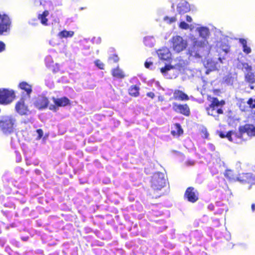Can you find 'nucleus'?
Masks as SVG:
<instances>
[{
	"label": "nucleus",
	"mask_w": 255,
	"mask_h": 255,
	"mask_svg": "<svg viewBox=\"0 0 255 255\" xmlns=\"http://www.w3.org/2000/svg\"><path fill=\"white\" fill-rule=\"evenodd\" d=\"M27 100L21 98V100L16 105L15 109L17 112L21 115H26L29 112L27 106L25 105V101Z\"/></svg>",
	"instance_id": "nucleus-15"
},
{
	"label": "nucleus",
	"mask_w": 255,
	"mask_h": 255,
	"mask_svg": "<svg viewBox=\"0 0 255 255\" xmlns=\"http://www.w3.org/2000/svg\"><path fill=\"white\" fill-rule=\"evenodd\" d=\"M166 184V179L164 173H155L150 180L151 187L154 190H160Z\"/></svg>",
	"instance_id": "nucleus-3"
},
{
	"label": "nucleus",
	"mask_w": 255,
	"mask_h": 255,
	"mask_svg": "<svg viewBox=\"0 0 255 255\" xmlns=\"http://www.w3.org/2000/svg\"><path fill=\"white\" fill-rule=\"evenodd\" d=\"M53 102L57 107H64L69 104V100L66 98H53Z\"/></svg>",
	"instance_id": "nucleus-19"
},
{
	"label": "nucleus",
	"mask_w": 255,
	"mask_h": 255,
	"mask_svg": "<svg viewBox=\"0 0 255 255\" xmlns=\"http://www.w3.org/2000/svg\"><path fill=\"white\" fill-rule=\"evenodd\" d=\"M179 27L183 29H187L189 28V25L188 24L186 23L185 22L181 21L180 23Z\"/></svg>",
	"instance_id": "nucleus-31"
},
{
	"label": "nucleus",
	"mask_w": 255,
	"mask_h": 255,
	"mask_svg": "<svg viewBox=\"0 0 255 255\" xmlns=\"http://www.w3.org/2000/svg\"><path fill=\"white\" fill-rule=\"evenodd\" d=\"M51 59V58L50 56H47L46 57V59H45V61H46V62H49Z\"/></svg>",
	"instance_id": "nucleus-48"
},
{
	"label": "nucleus",
	"mask_w": 255,
	"mask_h": 255,
	"mask_svg": "<svg viewBox=\"0 0 255 255\" xmlns=\"http://www.w3.org/2000/svg\"><path fill=\"white\" fill-rule=\"evenodd\" d=\"M186 19L187 21H188L189 22H191L192 18L190 16L186 15Z\"/></svg>",
	"instance_id": "nucleus-45"
},
{
	"label": "nucleus",
	"mask_w": 255,
	"mask_h": 255,
	"mask_svg": "<svg viewBox=\"0 0 255 255\" xmlns=\"http://www.w3.org/2000/svg\"><path fill=\"white\" fill-rule=\"evenodd\" d=\"M184 69V66L181 64H176L174 66L166 65L160 69V72L166 78H175L178 74V72Z\"/></svg>",
	"instance_id": "nucleus-4"
},
{
	"label": "nucleus",
	"mask_w": 255,
	"mask_h": 255,
	"mask_svg": "<svg viewBox=\"0 0 255 255\" xmlns=\"http://www.w3.org/2000/svg\"><path fill=\"white\" fill-rule=\"evenodd\" d=\"M252 210L253 211H255V205L254 204H252Z\"/></svg>",
	"instance_id": "nucleus-52"
},
{
	"label": "nucleus",
	"mask_w": 255,
	"mask_h": 255,
	"mask_svg": "<svg viewBox=\"0 0 255 255\" xmlns=\"http://www.w3.org/2000/svg\"><path fill=\"white\" fill-rule=\"evenodd\" d=\"M250 88H251V89H254V86H253V85H250Z\"/></svg>",
	"instance_id": "nucleus-53"
},
{
	"label": "nucleus",
	"mask_w": 255,
	"mask_h": 255,
	"mask_svg": "<svg viewBox=\"0 0 255 255\" xmlns=\"http://www.w3.org/2000/svg\"><path fill=\"white\" fill-rule=\"evenodd\" d=\"M240 43L242 45L243 48V51L249 54L251 52V49L250 47L247 46V42L246 40L241 38L239 40Z\"/></svg>",
	"instance_id": "nucleus-25"
},
{
	"label": "nucleus",
	"mask_w": 255,
	"mask_h": 255,
	"mask_svg": "<svg viewBox=\"0 0 255 255\" xmlns=\"http://www.w3.org/2000/svg\"><path fill=\"white\" fill-rule=\"evenodd\" d=\"M228 46H226L225 48H223V50L225 51L226 52H227L228 51Z\"/></svg>",
	"instance_id": "nucleus-50"
},
{
	"label": "nucleus",
	"mask_w": 255,
	"mask_h": 255,
	"mask_svg": "<svg viewBox=\"0 0 255 255\" xmlns=\"http://www.w3.org/2000/svg\"><path fill=\"white\" fill-rule=\"evenodd\" d=\"M93 42L97 44H100L101 42V38L100 37H94L93 39Z\"/></svg>",
	"instance_id": "nucleus-37"
},
{
	"label": "nucleus",
	"mask_w": 255,
	"mask_h": 255,
	"mask_svg": "<svg viewBox=\"0 0 255 255\" xmlns=\"http://www.w3.org/2000/svg\"><path fill=\"white\" fill-rule=\"evenodd\" d=\"M138 88L135 86H132L129 89V94L133 96H137L138 95Z\"/></svg>",
	"instance_id": "nucleus-28"
},
{
	"label": "nucleus",
	"mask_w": 255,
	"mask_h": 255,
	"mask_svg": "<svg viewBox=\"0 0 255 255\" xmlns=\"http://www.w3.org/2000/svg\"><path fill=\"white\" fill-rule=\"evenodd\" d=\"M204 65L207 69L206 73L208 74L209 71L215 70L218 68V63L211 58H207L204 61Z\"/></svg>",
	"instance_id": "nucleus-14"
},
{
	"label": "nucleus",
	"mask_w": 255,
	"mask_h": 255,
	"mask_svg": "<svg viewBox=\"0 0 255 255\" xmlns=\"http://www.w3.org/2000/svg\"><path fill=\"white\" fill-rule=\"evenodd\" d=\"M184 198L188 201L194 203L198 199V194L195 192H185Z\"/></svg>",
	"instance_id": "nucleus-20"
},
{
	"label": "nucleus",
	"mask_w": 255,
	"mask_h": 255,
	"mask_svg": "<svg viewBox=\"0 0 255 255\" xmlns=\"http://www.w3.org/2000/svg\"><path fill=\"white\" fill-rule=\"evenodd\" d=\"M74 34V32L73 31H67L66 30H64L58 33V36L60 38H66L73 37Z\"/></svg>",
	"instance_id": "nucleus-23"
},
{
	"label": "nucleus",
	"mask_w": 255,
	"mask_h": 255,
	"mask_svg": "<svg viewBox=\"0 0 255 255\" xmlns=\"http://www.w3.org/2000/svg\"><path fill=\"white\" fill-rule=\"evenodd\" d=\"M164 21H166L168 23H172L176 20V18L175 17H168L166 16L164 18Z\"/></svg>",
	"instance_id": "nucleus-30"
},
{
	"label": "nucleus",
	"mask_w": 255,
	"mask_h": 255,
	"mask_svg": "<svg viewBox=\"0 0 255 255\" xmlns=\"http://www.w3.org/2000/svg\"><path fill=\"white\" fill-rule=\"evenodd\" d=\"M143 42L146 46L152 47L154 46L155 40L152 36H146L144 38Z\"/></svg>",
	"instance_id": "nucleus-24"
},
{
	"label": "nucleus",
	"mask_w": 255,
	"mask_h": 255,
	"mask_svg": "<svg viewBox=\"0 0 255 255\" xmlns=\"http://www.w3.org/2000/svg\"><path fill=\"white\" fill-rule=\"evenodd\" d=\"M240 132L241 136L247 133L250 136H255V126L253 125H246L240 128Z\"/></svg>",
	"instance_id": "nucleus-12"
},
{
	"label": "nucleus",
	"mask_w": 255,
	"mask_h": 255,
	"mask_svg": "<svg viewBox=\"0 0 255 255\" xmlns=\"http://www.w3.org/2000/svg\"><path fill=\"white\" fill-rule=\"evenodd\" d=\"M11 21L9 17L4 14H0V34L9 32Z\"/></svg>",
	"instance_id": "nucleus-9"
},
{
	"label": "nucleus",
	"mask_w": 255,
	"mask_h": 255,
	"mask_svg": "<svg viewBox=\"0 0 255 255\" xmlns=\"http://www.w3.org/2000/svg\"><path fill=\"white\" fill-rule=\"evenodd\" d=\"M173 98L176 100L179 101H188L189 100L188 95L179 90L174 91Z\"/></svg>",
	"instance_id": "nucleus-17"
},
{
	"label": "nucleus",
	"mask_w": 255,
	"mask_h": 255,
	"mask_svg": "<svg viewBox=\"0 0 255 255\" xmlns=\"http://www.w3.org/2000/svg\"><path fill=\"white\" fill-rule=\"evenodd\" d=\"M49 11L47 10H45L43 11L42 13H40L38 15V18L40 20L41 23L44 25H47V21L48 18H47V16L49 15Z\"/></svg>",
	"instance_id": "nucleus-21"
},
{
	"label": "nucleus",
	"mask_w": 255,
	"mask_h": 255,
	"mask_svg": "<svg viewBox=\"0 0 255 255\" xmlns=\"http://www.w3.org/2000/svg\"><path fill=\"white\" fill-rule=\"evenodd\" d=\"M16 122L15 118L11 116H4L0 117V131L5 134L12 133Z\"/></svg>",
	"instance_id": "nucleus-2"
},
{
	"label": "nucleus",
	"mask_w": 255,
	"mask_h": 255,
	"mask_svg": "<svg viewBox=\"0 0 255 255\" xmlns=\"http://www.w3.org/2000/svg\"><path fill=\"white\" fill-rule=\"evenodd\" d=\"M152 65V62L148 61V60L145 62V67L147 68H149L150 66Z\"/></svg>",
	"instance_id": "nucleus-38"
},
{
	"label": "nucleus",
	"mask_w": 255,
	"mask_h": 255,
	"mask_svg": "<svg viewBox=\"0 0 255 255\" xmlns=\"http://www.w3.org/2000/svg\"><path fill=\"white\" fill-rule=\"evenodd\" d=\"M223 211V210H222V209L220 210V213L221 214Z\"/></svg>",
	"instance_id": "nucleus-55"
},
{
	"label": "nucleus",
	"mask_w": 255,
	"mask_h": 255,
	"mask_svg": "<svg viewBox=\"0 0 255 255\" xmlns=\"http://www.w3.org/2000/svg\"><path fill=\"white\" fill-rule=\"evenodd\" d=\"M224 81L228 85H232L233 83V79L230 75H227L224 78Z\"/></svg>",
	"instance_id": "nucleus-29"
},
{
	"label": "nucleus",
	"mask_w": 255,
	"mask_h": 255,
	"mask_svg": "<svg viewBox=\"0 0 255 255\" xmlns=\"http://www.w3.org/2000/svg\"><path fill=\"white\" fill-rule=\"evenodd\" d=\"M147 96L150 98H153L154 94L152 92H149L147 93Z\"/></svg>",
	"instance_id": "nucleus-43"
},
{
	"label": "nucleus",
	"mask_w": 255,
	"mask_h": 255,
	"mask_svg": "<svg viewBox=\"0 0 255 255\" xmlns=\"http://www.w3.org/2000/svg\"><path fill=\"white\" fill-rule=\"evenodd\" d=\"M248 104L250 105V107L252 108H255V100L250 98L248 102Z\"/></svg>",
	"instance_id": "nucleus-33"
},
{
	"label": "nucleus",
	"mask_w": 255,
	"mask_h": 255,
	"mask_svg": "<svg viewBox=\"0 0 255 255\" xmlns=\"http://www.w3.org/2000/svg\"><path fill=\"white\" fill-rule=\"evenodd\" d=\"M173 109L176 112L185 116H189L190 114V109L187 104L181 105L173 103Z\"/></svg>",
	"instance_id": "nucleus-10"
},
{
	"label": "nucleus",
	"mask_w": 255,
	"mask_h": 255,
	"mask_svg": "<svg viewBox=\"0 0 255 255\" xmlns=\"http://www.w3.org/2000/svg\"><path fill=\"white\" fill-rule=\"evenodd\" d=\"M50 44L51 45H52V46H55V44H52V43H51V41L50 42Z\"/></svg>",
	"instance_id": "nucleus-57"
},
{
	"label": "nucleus",
	"mask_w": 255,
	"mask_h": 255,
	"mask_svg": "<svg viewBox=\"0 0 255 255\" xmlns=\"http://www.w3.org/2000/svg\"><path fill=\"white\" fill-rule=\"evenodd\" d=\"M225 104V102L223 100L219 101L217 98H213L211 101V104L209 107L206 108L208 114L215 117V119L218 120L216 117V114H223V110L220 108Z\"/></svg>",
	"instance_id": "nucleus-5"
},
{
	"label": "nucleus",
	"mask_w": 255,
	"mask_h": 255,
	"mask_svg": "<svg viewBox=\"0 0 255 255\" xmlns=\"http://www.w3.org/2000/svg\"><path fill=\"white\" fill-rule=\"evenodd\" d=\"M57 107H57V106H56V105H50L49 107V109L51 110H53V111H56L57 110Z\"/></svg>",
	"instance_id": "nucleus-42"
},
{
	"label": "nucleus",
	"mask_w": 255,
	"mask_h": 255,
	"mask_svg": "<svg viewBox=\"0 0 255 255\" xmlns=\"http://www.w3.org/2000/svg\"><path fill=\"white\" fill-rule=\"evenodd\" d=\"M220 136L222 138L226 137V134L223 132L220 133Z\"/></svg>",
	"instance_id": "nucleus-49"
},
{
	"label": "nucleus",
	"mask_w": 255,
	"mask_h": 255,
	"mask_svg": "<svg viewBox=\"0 0 255 255\" xmlns=\"http://www.w3.org/2000/svg\"><path fill=\"white\" fill-rule=\"evenodd\" d=\"M225 176L228 178L230 180H237L239 181L241 183H252L255 184V182H254V178L253 175L251 173H248L246 174H240L239 176L236 177L235 179L233 177V171L230 170H226L225 173Z\"/></svg>",
	"instance_id": "nucleus-7"
},
{
	"label": "nucleus",
	"mask_w": 255,
	"mask_h": 255,
	"mask_svg": "<svg viewBox=\"0 0 255 255\" xmlns=\"http://www.w3.org/2000/svg\"><path fill=\"white\" fill-rule=\"evenodd\" d=\"M110 59H112L114 62H116L119 61V57L117 55H113V57L110 58Z\"/></svg>",
	"instance_id": "nucleus-41"
},
{
	"label": "nucleus",
	"mask_w": 255,
	"mask_h": 255,
	"mask_svg": "<svg viewBox=\"0 0 255 255\" xmlns=\"http://www.w3.org/2000/svg\"><path fill=\"white\" fill-rule=\"evenodd\" d=\"M14 94L12 91L7 89H0V104L7 105L13 100Z\"/></svg>",
	"instance_id": "nucleus-8"
},
{
	"label": "nucleus",
	"mask_w": 255,
	"mask_h": 255,
	"mask_svg": "<svg viewBox=\"0 0 255 255\" xmlns=\"http://www.w3.org/2000/svg\"><path fill=\"white\" fill-rule=\"evenodd\" d=\"M208 208L210 210L212 211L214 210V206L212 204H210L208 205Z\"/></svg>",
	"instance_id": "nucleus-44"
},
{
	"label": "nucleus",
	"mask_w": 255,
	"mask_h": 255,
	"mask_svg": "<svg viewBox=\"0 0 255 255\" xmlns=\"http://www.w3.org/2000/svg\"><path fill=\"white\" fill-rule=\"evenodd\" d=\"M169 42L171 48L175 52L177 53L183 51L187 46L186 40L184 39L182 37L179 35L173 36L169 40Z\"/></svg>",
	"instance_id": "nucleus-6"
},
{
	"label": "nucleus",
	"mask_w": 255,
	"mask_h": 255,
	"mask_svg": "<svg viewBox=\"0 0 255 255\" xmlns=\"http://www.w3.org/2000/svg\"><path fill=\"white\" fill-rule=\"evenodd\" d=\"M4 244V241H0V245L1 246H3Z\"/></svg>",
	"instance_id": "nucleus-51"
},
{
	"label": "nucleus",
	"mask_w": 255,
	"mask_h": 255,
	"mask_svg": "<svg viewBox=\"0 0 255 255\" xmlns=\"http://www.w3.org/2000/svg\"><path fill=\"white\" fill-rule=\"evenodd\" d=\"M187 166H192L194 164V161L193 160H188L186 162Z\"/></svg>",
	"instance_id": "nucleus-40"
},
{
	"label": "nucleus",
	"mask_w": 255,
	"mask_h": 255,
	"mask_svg": "<svg viewBox=\"0 0 255 255\" xmlns=\"http://www.w3.org/2000/svg\"><path fill=\"white\" fill-rule=\"evenodd\" d=\"M196 30L199 32L200 36L203 38V39L199 40L195 37L192 38L193 46L192 48L189 49V52L191 56L200 57L199 49L207 47L208 42L206 38L209 36V30L206 27H198Z\"/></svg>",
	"instance_id": "nucleus-1"
},
{
	"label": "nucleus",
	"mask_w": 255,
	"mask_h": 255,
	"mask_svg": "<svg viewBox=\"0 0 255 255\" xmlns=\"http://www.w3.org/2000/svg\"><path fill=\"white\" fill-rule=\"evenodd\" d=\"M233 134V132L232 131H229L228 133L226 134V137H227L230 141H232L233 139L232 137V135Z\"/></svg>",
	"instance_id": "nucleus-36"
},
{
	"label": "nucleus",
	"mask_w": 255,
	"mask_h": 255,
	"mask_svg": "<svg viewBox=\"0 0 255 255\" xmlns=\"http://www.w3.org/2000/svg\"><path fill=\"white\" fill-rule=\"evenodd\" d=\"M19 87L24 91L22 94V98L25 100H29L30 95L31 93V86L26 82H23L19 84Z\"/></svg>",
	"instance_id": "nucleus-13"
},
{
	"label": "nucleus",
	"mask_w": 255,
	"mask_h": 255,
	"mask_svg": "<svg viewBox=\"0 0 255 255\" xmlns=\"http://www.w3.org/2000/svg\"><path fill=\"white\" fill-rule=\"evenodd\" d=\"M157 54L159 58L163 60H167L171 57V54L168 48L166 47L162 48L157 51Z\"/></svg>",
	"instance_id": "nucleus-16"
},
{
	"label": "nucleus",
	"mask_w": 255,
	"mask_h": 255,
	"mask_svg": "<svg viewBox=\"0 0 255 255\" xmlns=\"http://www.w3.org/2000/svg\"><path fill=\"white\" fill-rule=\"evenodd\" d=\"M207 136H208V134H207V133H206L205 134V137L206 138H207Z\"/></svg>",
	"instance_id": "nucleus-54"
},
{
	"label": "nucleus",
	"mask_w": 255,
	"mask_h": 255,
	"mask_svg": "<svg viewBox=\"0 0 255 255\" xmlns=\"http://www.w3.org/2000/svg\"><path fill=\"white\" fill-rule=\"evenodd\" d=\"M246 80L251 84L255 82V76L252 73H248L245 76Z\"/></svg>",
	"instance_id": "nucleus-27"
},
{
	"label": "nucleus",
	"mask_w": 255,
	"mask_h": 255,
	"mask_svg": "<svg viewBox=\"0 0 255 255\" xmlns=\"http://www.w3.org/2000/svg\"><path fill=\"white\" fill-rule=\"evenodd\" d=\"M96 65L100 69H104V64L100 60H97L95 61Z\"/></svg>",
	"instance_id": "nucleus-34"
},
{
	"label": "nucleus",
	"mask_w": 255,
	"mask_h": 255,
	"mask_svg": "<svg viewBox=\"0 0 255 255\" xmlns=\"http://www.w3.org/2000/svg\"><path fill=\"white\" fill-rule=\"evenodd\" d=\"M218 60L219 61H220L221 62H222V61H221V58H218Z\"/></svg>",
	"instance_id": "nucleus-56"
},
{
	"label": "nucleus",
	"mask_w": 255,
	"mask_h": 255,
	"mask_svg": "<svg viewBox=\"0 0 255 255\" xmlns=\"http://www.w3.org/2000/svg\"><path fill=\"white\" fill-rule=\"evenodd\" d=\"M5 49V45L2 41H0V53L4 51Z\"/></svg>",
	"instance_id": "nucleus-35"
},
{
	"label": "nucleus",
	"mask_w": 255,
	"mask_h": 255,
	"mask_svg": "<svg viewBox=\"0 0 255 255\" xmlns=\"http://www.w3.org/2000/svg\"><path fill=\"white\" fill-rule=\"evenodd\" d=\"M36 132H37L38 134V138H41L43 135V131L41 129H38L36 130Z\"/></svg>",
	"instance_id": "nucleus-39"
},
{
	"label": "nucleus",
	"mask_w": 255,
	"mask_h": 255,
	"mask_svg": "<svg viewBox=\"0 0 255 255\" xmlns=\"http://www.w3.org/2000/svg\"><path fill=\"white\" fill-rule=\"evenodd\" d=\"M177 10L179 13H184L189 10V4L186 1H182L178 4Z\"/></svg>",
	"instance_id": "nucleus-18"
},
{
	"label": "nucleus",
	"mask_w": 255,
	"mask_h": 255,
	"mask_svg": "<svg viewBox=\"0 0 255 255\" xmlns=\"http://www.w3.org/2000/svg\"><path fill=\"white\" fill-rule=\"evenodd\" d=\"M209 146L210 148L212 150H215V146H214L213 144H210L209 145Z\"/></svg>",
	"instance_id": "nucleus-47"
},
{
	"label": "nucleus",
	"mask_w": 255,
	"mask_h": 255,
	"mask_svg": "<svg viewBox=\"0 0 255 255\" xmlns=\"http://www.w3.org/2000/svg\"><path fill=\"white\" fill-rule=\"evenodd\" d=\"M242 68L245 69L247 71H249L252 70V67L250 66L248 63H242Z\"/></svg>",
	"instance_id": "nucleus-32"
},
{
	"label": "nucleus",
	"mask_w": 255,
	"mask_h": 255,
	"mask_svg": "<svg viewBox=\"0 0 255 255\" xmlns=\"http://www.w3.org/2000/svg\"><path fill=\"white\" fill-rule=\"evenodd\" d=\"M49 103L48 99L44 96H38L34 102L35 107L39 110H42L47 108Z\"/></svg>",
	"instance_id": "nucleus-11"
},
{
	"label": "nucleus",
	"mask_w": 255,
	"mask_h": 255,
	"mask_svg": "<svg viewBox=\"0 0 255 255\" xmlns=\"http://www.w3.org/2000/svg\"><path fill=\"white\" fill-rule=\"evenodd\" d=\"M112 75L117 78H123L125 77L123 71L119 68L115 69L112 71Z\"/></svg>",
	"instance_id": "nucleus-26"
},
{
	"label": "nucleus",
	"mask_w": 255,
	"mask_h": 255,
	"mask_svg": "<svg viewBox=\"0 0 255 255\" xmlns=\"http://www.w3.org/2000/svg\"><path fill=\"white\" fill-rule=\"evenodd\" d=\"M194 189V188H193V187H188V188L186 189V191H187V192H188V191H192Z\"/></svg>",
	"instance_id": "nucleus-46"
},
{
	"label": "nucleus",
	"mask_w": 255,
	"mask_h": 255,
	"mask_svg": "<svg viewBox=\"0 0 255 255\" xmlns=\"http://www.w3.org/2000/svg\"><path fill=\"white\" fill-rule=\"evenodd\" d=\"M183 129L179 124H176L171 131L173 136H179L183 133Z\"/></svg>",
	"instance_id": "nucleus-22"
}]
</instances>
